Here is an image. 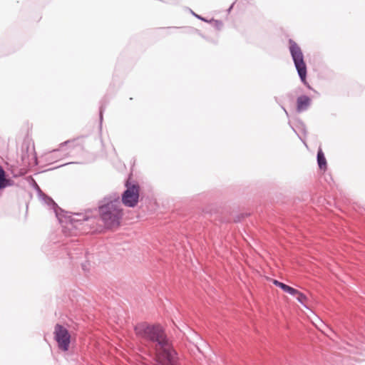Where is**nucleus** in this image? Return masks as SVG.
<instances>
[{
  "instance_id": "12",
  "label": "nucleus",
  "mask_w": 365,
  "mask_h": 365,
  "mask_svg": "<svg viewBox=\"0 0 365 365\" xmlns=\"http://www.w3.org/2000/svg\"><path fill=\"white\" fill-rule=\"evenodd\" d=\"M273 283L274 284H275L276 286L279 287V285H280V282L276 280V279H273Z\"/></svg>"
},
{
  "instance_id": "7",
  "label": "nucleus",
  "mask_w": 365,
  "mask_h": 365,
  "mask_svg": "<svg viewBox=\"0 0 365 365\" xmlns=\"http://www.w3.org/2000/svg\"><path fill=\"white\" fill-rule=\"evenodd\" d=\"M291 295L296 297L298 302L304 306H306V304L308 301V298L305 294L299 292V290L293 288L292 292L290 293Z\"/></svg>"
},
{
  "instance_id": "10",
  "label": "nucleus",
  "mask_w": 365,
  "mask_h": 365,
  "mask_svg": "<svg viewBox=\"0 0 365 365\" xmlns=\"http://www.w3.org/2000/svg\"><path fill=\"white\" fill-rule=\"evenodd\" d=\"M63 145H68L69 147L75 148L76 146H81L79 143H78L76 139L68 140L63 143ZM63 145V144H61Z\"/></svg>"
},
{
  "instance_id": "2",
  "label": "nucleus",
  "mask_w": 365,
  "mask_h": 365,
  "mask_svg": "<svg viewBox=\"0 0 365 365\" xmlns=\"http://www.w3.org/2000/svg\"><path fill=\"white\" fill-rule=\"evenodd\" d=\"M99 215L106 227H118L123 215L121 203L118 199H106L99 207Z\"/></svg>"
},
{
  "instance_id": "8",
  "label": "nucleus",
  "mask_w": 365,
  "mask_h": 365,
  "mask_svg": "<svg viewBox=\"0 0 365 365\" xmlns=\"http://www.w3.org/2000/svg\"><path fill=\"white\" fill-rule=\"evenodd\" d=\"M317 162L320 169L324 170L327 169V160L321 149L319 150L317 153Z\"/></svg>"
},
{
  "instance_id": "6",
  "label": "nucleus",
  "mask_w": 365,
  "mask_h": 365,
  "mask_svg": "<svg viewBox=\"0 0 365 365\" xmlns=\"http://www.w3.org/2000/svg\"><path fill=\"white\" fill-rule=\"evenodd\" d=\"M311 98L307 96H300L297 99V110L299 113L308 109L311 104Z\"/></svg>"
},
{
  "instance_id": "4",
  "label": "nucleus",
  "mask_w": 365,
  "mask_h": 365,
  "mask_svg": "<svg viewBox=\"0 0 365 365\" xmlns=\"http://www.w3.org/2000/svg\"><path fill=\"white\" fill-rule=\"evenodd\" d=\"M126 190L122 195V202L126 207H134L137 205L140 196V187L138 185L126 184Z\"/></svg>"
},
{
  "instance_id": "1",
  "label": "nucleus",
  "mask_w": 365,
  "mask_h": 365,
  "mask_svg": "<svg viewBox=\"0 0 365 365\" xmlns=\"http://www.w3.org/2000/svg\"><path fill=\"white\" fill-rule=\"evenodd\" d=\"M134 331L137 338L153 344L155 365H175V352L160 324L140 322L135 326Z\"/></svg>"
},
{
  "instance_id": "11",
  "label": "nucleus",
  "mask_w": 365,
  "mask_h": 365,
  "mask_svg": "<svg viewBox=\"0 0 365 365\" xmlns=\"http://www.w3.org/2000/svg\"><path fill=\"white\" fill-rule=\"evenodd\" d=\"M279 287H280L284 292H287L290 294L292 292L293 287H291L282 282L280 283V285H279Z\"/></svg>"
},
{
  "instance_id": "9",
  "label": "nucleus",
  "mask_w": 365,
  "mask_h": 365,
  "mask_svg": "<svg viewBox=\"0 0 365 365\" xmlns=\"http://www.w3.org/2000/svg\"><path fill=\"white\" fill-rule=\"evenodd\" d=\"M8 180L5 177V172L3 168L0 166V189L4 188L8 185Z\"/></svg>"
},
{
  "instance_id": "5",
  "label": "nucleus",
  "mask_w": 365,
  "mask_h": 365,
  "mask_svg": "<svg viewBox=\"0 0 365 365\" xmlns=\"http://www.w3.org/2000/svg\"><path fill=\"white\" fill-rule=\"evenodd\" d=\"M54 338L60 349L64 351L68 350L71 342V335L65 327L60 324H56L54 329Z\"/></svg>"
},
{
  "instance_id": "3",
  "label": "nucleus",
  "mask_w": 365,
  "mask_h": 365,
  "mask_svg": "<svg viewBox=\"0 0 365 365\" xmlns=\"http://www.w3.org/2000/svg\"><path fill=\"white\" fill-rule=\"evenodd\" d=\"M289 51L293 58L294 66L299 76L303 83L307 86V65L304 60V55L300 47L293 40L289 41Z\"/></svg>"
}]
</instances>
